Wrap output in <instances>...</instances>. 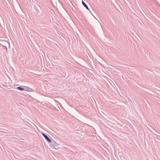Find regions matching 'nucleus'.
Listing matches in <instances>:
<instances>
[{
    "mask_svg": "<svg viewBox=\"0 0 160 160\" xmlns=\"http://www.w3.org/2000/svg\"><path fill=\"white\" fill-rule=\"evenodd\" d=\"M42 135L49 142H51V140L46 135L43 133H42Z\"/></svg>",
    "mask_w": 160,
    "mask_h": 160,
    "instance_id": "nucleus-1",
    "label": "nucleus"
},
{
    "mask_svg": "<svg viewBox=\"0 0 160 160\" xmlns=\"http://www.w3.org/2000/svg\"><path fill=\"white\" fill-rule=\"evenodd\" d=\"M82 4L86 8L88 9V10H89V9L88 8V7L87 6V5L83 1H82Z\"/></svg>",
    "mask_w": 160,
    "mask_h": 160,
    "instance_id": "nucleus-2",
    "label": "nucleus"
},
{
    "mask_svg": "<svg viewBox=\"0 0 160 160\" xmlns=\"http://www.w3.org/2000/svg\"><path fill=\"white\" fill-rule=\"evenodd\" d=\"M17 89L21 90H24V89L22 87H17Z\"/></svg>",
    "mask_w": 160,
    "mask_h": 160,
    "instance_id": "nucleus-3",
    "label": "nucleus"
}]
</instances>
